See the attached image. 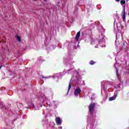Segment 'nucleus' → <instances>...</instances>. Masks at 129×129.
Segmentation results:
<instances>
[{
    "label": "nucleus",
    "mask_w": 129,
    "mask_h": 129,
    "mask_svg": "<svg viewBox=\"0 0 129 129\" xmlns=\"http://www.w3.org/2000/svg\"><path fill=\"white\" fill-rule=\"evenodd\" d=\"M120 4H121V5H124V4H125V1L121 0L120 1Z\"/></svg>",
    "instance_id": "9d476101"
},
{
    "label": "nucleus",
    "mask_w": 129,
    "mask_h": 129,
    "mask_svg": "<svg viewBox=\"0 0 129 129\" xmlns=\"http://www.w3.org/2000/svg\"><path fill=\"white\" fill-rule=\"evenodd\" d=\"M116 98V96H114L113 97H111L109 98V100H110V101H112V100H114V99H115Z\"/></svg>",
    "instance_id": "423d86ee"
},
{
    "label": "nucleus",
    "mask_w": 129,
    "mask_h": 129,
    "mask_svg": "<svg viewBox=\"0 0 129 129\" xmlns=\"http://www.w3.org/2000/svg\"><path fill=\"white\" fill-rule=\"evenodd\" d=\"M16 38L17 40H18V42H21V37H20L19 35H16Z\"/></svg>",
    "instance_id": "0eeeda50"
},
{
    "label": "nucleus",
    "mask_w": 129,
    "mask_h": 129,
    "mask_svg": "<svg viewBox=\"0 0 129 129\" xmlns=\"http://www.w3.org/2000/svg\"><path fill=\"white\" fill-rule=\"evenodd\" d=\"M116 75H117V76H118V71H116Z\"/></svg>",
    "instance_id": "9b49d317"
},
{
    "label": "nucleus",
    "mask_w": 129,
    "mask_h": 129,
    "mask_svg": "<svg viewBox=\"0 0 129 129\" xmlns=\"http://www.w3.org/2000/svg\"><path fill=\"white\" fill-rule=\"evenodd\" d=\"M90 65H94V64H95V61H94L93 60H91L90 62Z\"/></svg>",
    "instance_id": "1a4fd4ad"
},
{
    "label": "nucleus",
    "mask_w": 129,
    "mask_h": 129,
    "mask_svg": "<svg viewBox=\"0 0 129 129\" xmlns=\"http://www.w3.org/2000/svg\"><path fill=\"white\" fill-rule=\"evenodd\" d=\"M42 84H43V83H44V81L42 80Z\"/></svg>",
    "instance_id": "ddd939ff"
},
{
    "label": "nucleus",
    "mask_w": 129,
    "mask_h": 129,
    "mask_svg": "<svg viewBox=\"0 0 129 129\" xmlns=\"http://www.w3.org/2000/svg\"><path fill=\"white\" fill-rule=\"evenodd\" d=\"M32 105H33V108L35 107L34 106V104H32Z\"/></svg>",
    "instance_id": "dca6fc26"
},
{
    "label": "nucleus",
    "mask_w": 129,
    "mask_h": 129,
    "mask_svg": "<svg viewBox=\"0 0 129 129\" xmlns=\"http://www.w3.org/2000/svg\"><path fill=\"white\" fill-rule=\"evenodd\" d=\"M3 67V66H0V69Z\"/></svg>",
    "instance_id": "4468645a"
},
{
    "label": "nucleus",
    "mask_w": 129,
    "mask_h": 129,
    "mask_svg": "<svg viewBox=\"0 0 129 129\" xmlns=\"http://www.w3.org/2000/svg\"><path fill=\"white\" fill-rule=\"evenodd\" d=\"M41 77H42V78H44V76L42 75Z\"/></svg>",
    "instance_id": "f8f14e48"
},
{
    "label": "nucleus",
    "mask_w": 129,
    "mask_h": 129,
    "mask_svg": "<svg viewBox=\"0 0 129 129\" xmlns=\"http://www.w3.org/2000/svg\"><path fill=\"white\" fill-rule=\"evenodd\" d=\"M34 1H37V0H34Z\"/></svg>",
    "instance_id": "a211bd4d"
},
{
    "label": "nucleus",
    "mask_w": 129,
    "mask_h": 129,
    "mask_svg": "<svg viewBox=\"0 0 129 129\" xmlns=\"http://www.w3.org/2000/svg\"><path fill=\"white\" fill-rule=\"evenodd\" d=\"M80 92H81V89L80 88H78L75 90V95L77 96L80 94Z\"/></svg>",
    "instance_id": "f03ea898"
},
{
    "label": "nucleus",
    "mask_w": 129,
    "mask_h": 129,
    "mask_svg": "<svg viewBox=\"0 0 129 129\" xmlns=\"http://www.w3.org/2000/svg\"><path fill=\"white\" fill-rule=\"evenodd\" d=\"M71 86H72V83L70 82L69 85V90L68 91H69V90H70V89H71Z\"/></svg>",
    "instance_id": "6e6552de"
},
{
    "label": "nucleus",
    "mask_w": 129,
    "mask_h": 129,
    "mask_svg": "<svg viewBox=\"0 0 129 129\" xmlns=\"http://www.w3.org/2000/svg\"><path fill=\"white\" fill-rule=\"evenodd\" d=\"M80 37V31H79L76 35V38H75V40H76V41H78V40H79V37Z\"/></svg>",
    "instance_id": "39448f33"
},
{
    "label": "nucleus",
    "mask_w": 129,
    "mask_h": 129,
    "mask_svg": "<svg viewBox=\"0 0 129 129\" xmlns=\"http://www.w3.org/2000/svg\"><path fill=\"white\" fill-rule=\"evenodd\" d=\"M94 109H95V103H91L89 106V111L92 115H93Z\"/></svg>",
    "instance_id": "f257e3e1"
},
{
    "label": "nucleus",
    "mask_w": 129,
    "mask_h": 129,
    "mask_svg": "<svg viewBox=\"0 0 129 129\" xmlns=\"http://www.w3.org/2000/svg\"><path fill=\"white\" fill-rule=\"evenodd\" d=\"M116 2H119V0H115Z\"/></svg>",
    "instance_id": "2eb2a0df"
},
{
    "label": "nucleus",
    "mask_w": 129,
    "mask_h": 129,
    "mask_svg": "<svg viewBox=\"0 0 129 129\" xmlns=\"http://www.w3.org/2000/svg\"><path fill=\"white\" fill-rule=\"evenodd\" d=\"M122 19H123V22H124L125 21V9H124L123 10V14H122Z\"/></svg>",
    "instance_id": "20e7f679"
},
{
    "label": "nucleus",
    "mask_w": 129,
    "mask_h": 129,
    "mask_svg": "<svg viewBox=\"0 0 129 129\" xmlns=\"http://www.w3.org/2000/svg\"><path fill=\"white\" fill-rule=\"evenodd\" d=\"M46 1H47V0H44V2H46Z\"/></svg>",
    "instance_id": "f3484780"
},
{
    "label": "nucleus",
    "mask_w": 129,
    "mask_h": 129,
    "mask_svg": "<svg viewBox=\"0 0 129 129\" xmlns=\"http://www.w3.org/2000/svg\"><path fill=\"white\" fill-rule=\"evenodd\" d=\"M55 121L57 123V124H61L62 121H61V118L59 117H56L55 118Z\"/></svg>",
    "instance_id": "7ed1b4c3"
}]
</instances>
